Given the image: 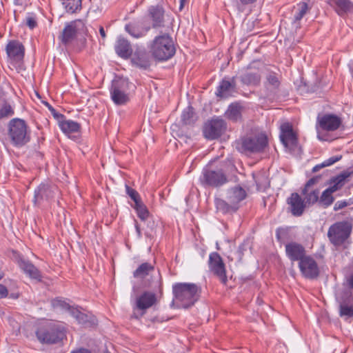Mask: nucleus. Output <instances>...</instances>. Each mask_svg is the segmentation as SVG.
I'll return each mask as SVG.
<instances>
[{
  "label": "nucleus",
  "mask_w": 353,
  "mask_h": 353,
  "mask_svg": "<svg viewBox=\"0 0 353 353\" xmlns=\"http://www.w3.org/2000/svg\"><path fill=\"white\" fill-rule=\"evenodd\" d=\"M56 187L41 183L34 190L33 202L35 205H40L44 201H49L54 197Z\"/></svg>",
  "instance_id": "dca6fc26"
},
{
  "label": "nucleus",
  "mask_w": 353,
  "mask_h": 353,
  "mask_svg": "<svg viewBox=\"0 0 353 353\" xmlns=\"http://www.w3.org/2000/svg\"><path fill=\"white\" fill-rule=\"evenodd\" d=\"M115 51L120 57L124 59L129 58L132 53L130 42L123 37L118 38L115 45Z\"/></svg>",
  "instance_id": "b1692460"
},
{
  "label": "nucleus",
  "mask_w": 353,
  "mask_h": 353,
  "mask_svg": "<svg viewBox=\"0 0 353 353\" xmlns=\"http://www.w3.org/2000/svg\"><path fill=\"white\" fill-rule=\"evenodd\" d=\"M246 197V192L241 187H234L228 190V199L233 205L238 206V203Z\"/></svg>",
  "instance_id": "c85d7f7f"
},
{
  "label": "nucleus",
  "mask_w": 353,
  "mask_h": 353,
  "mask_svg": "<svg viewBox=\"0 0 353 353\" xmlns=\"http://www.w3.org/2000/svg\"><path fill=\"white\" fill-rule=\"evenodd\" d=\"M267 138L265 135H259L254 137H247L242 140L241 152H259L266 147Z\"/></svg>",
  "instance_id": "f8f14e48"
},
{
  "label": "nucleus",
  "mask_w": 353,
  "mask_h": 353,
  "mask_svg": "<svg viewBox=\"0 0 353 353\" xmlns=\"http://www.w3.org/2000/svg\"><path fill=\"white\" fill-rule=\"evenodd\" d=\"M78 24H82V22L81 21H73L65 27L61 37L62 43L66 45L74 39Z\"/></svg>",
  "instance_id": "bb28decb"
},
{
  "label": "nucleus",
  "mask_w": 353,
  "mask_h": 353,
  "mask_svg": "<svg viewBox=\"0 0 353 353\" xmlns=\"http://www.w3.org/2000/svg\"><path fill=\"white\" fill-rule=\"evenodd\" d=\"M225 114L230 120L237 121L241 118V106L238 104H232Z\"/></svg>",
  "instance_id": "c9c22d12"
},
{
  "label": "nucleus",
  "mask_w": 353,
  "mask_h": 353,
  "mask_svg": "<svg viewBox=\"0 0 353 353\" xmlns=\"http://www.w3.org/2000/svg\"><path fill=\"white\" fill-rule=\"evenodd\" d=\"M347 205V203L345 201H337L334 206V210L337 211L339 210L343 209V208Z\"/></svg>",
  "instance_id": "3c124183"
},
{
  "label": "nucleus",
  "mask_w": 353,
  "mask_h": 353,
  "mask_svg": "<svg viewBox=\"0 0 353 353\" xmlns=\"http://www.w3.org/2000/svg\"><path fill=\"white\" fill-rule=\"evenodd\" d=\"M243 84L248 86H259L261 83V76L260 70L254 65H250L240 77Z\"/></svg>",
  "instance_id": "a211bd4d"
},
{
  "label": "nucleus",
  "mask_w": 353,
  "mask_h": 353,
  "mask_svg": "<svg viewBox=\"0 0 353 353\" xmlns=\"http://www.w3.org/2000/svg\"><path fill=\"white\" fill-rule=\"evenodd\" d=\"M185 0H180V9H182V8L184 6Z\"/></svg>",
  "instance_id": "680f3d73"
},
{
  "label": "nucleus",
  "mask_w": 353,
  "mask_h": 353,
  "mask_svg": "<svg viewBox=\"0 0 353 353\" xmlns=\"http://www.w3.org/2000/svg\"><path fill=\"white\" fill-rule=\"evenodd\" d=\"M236 88L235 77L230 79H223L217 88L216 95L221 98H227L232 95Z\"/></svg>",
  "instance_id": "aec40b11"
},
{
  "label": "nucleus",
  "mask_w": 353,
  "mask_h": 353,
  "mask_svg": "<svg viewBox=\"0 0 353 353\" xmlns=\"http://www.w3.org/2000/svg\"><path fill=\"white\" fill-rule=\"evenodd\" d=\"M281 81V75L279 72L269 69L265 70L263 85L266 97L274 98L279 92Z\"/></svg>",
  "instance_id": "0eeeda50"
},
{
  "label": "nucleus",
  "mask_w": 353,
  "mask_h": 353,
  "mask_svg": "<svg viewBox=\"0 0 353 353\" xmlns=\"http://www.w3.org/2000/svg\"><path fill=\"white\" fill-rule=\"evenodd\" d=\"M351 173L349 172H344L332 180L333 184L330 187L337 188V190L341 188L345 183L346 179L350 177Z\"/></svg>",
  "instance_id": "ea45409f"
},
{
  "label": "nucleus",
  "mask_w": 353,
  "mask_h": 353,
  "mask_svg": "<svg viewBox=\"0 0 353 353\" xmlns=\"http://www.w3.org/2000/svg\"><path fill=\"white\" fill-rule=\"evenodd\" d=\"M172 292L178 307L189 308L199 299L201 289L195 283H177L173 285Z\"/></svg>",
  "instance_id": "f257e3e1"
},
{
  "label": "nucleus",
  "mask_w": 353,
  "mask_h": 353,
  "mask_svg": "<svg viewBox=\"0 0 353 353\" xmlns=\"http://www.w3.org/2000/svg\"><path fill=\"white\" fill-rule=\"evenodd\" d=\"M26 24L30 29H33L37 26V21L34 17H28L26 19Z\"/></svg>",
  "instance_id": "8fccbe9b"
},
{
  "label": "nucleus",
  "mask_w": 353,
  "mask_h": 353,
  "mask_svg": "<svg viewBox=\"0 0 353 353\" xmlns=\"http://www.w3.org/2000/svg\"><path fill=\"white\" fill-rule=\"evenodd\" d=\"M66 12L74 13L81 9V0H61Z\"/></svg>",
  "instance_id": "f704fd0d"
},
{
  "label": "nucleus",
  "mask_w": 353,
  "mask_h": 353,
  "mask_svg": "<svg viewBox=\"0 0 353 353\" xmlns=\"http://www.w3.org/2000/svg\"><path fill=\"white\" fill-rule=\"evenodd\" d=\"M352 230V225L350 222L347 221H339L329 228L327 236L335 247L347 248L350 244L349 238Z\"/></svg>",
  "instance_id": "f03ea898"
},
{
  "label": "nucleus",
  "mask_w": 353,
  "mask_h": 353,
  "mask_svg": "<svg viewBox=\"0 0 353 353\" xmlns=\"http://www.w3.org/2000/svg\"><path fill=\"white\" fill-rule=\"evenodd\" d=\"M285 247L286 255L292 262L299 261V263L307 256L305 248L300 243L290 242Z\"/></svg>",
  "instance_id": "f3484780"
},
{
  "label": "nucleus",
  "mask_w": 353,
  "mask_h": 353,
  "mask_svg": "<svg viewBox=\"0 0 353 353\" xmlns=\"http://www.w3.org/2000/svg\"><path fill=\"white\" fill-rule=\"evenodd\" d=\"M347 300L340 301V315L345 318L353 316V294L345 293Z\"/></svg>",
  "instance_id": "a878e982"
},
{
  "label": "nucleus",
  "mask_w": 353,
  "mask_h": 353,
  "mask_svg": "<svg viewBox=\"0 0 353 353\" xmlns=\"http://www.w3.org/2000/svg\"><path fill=\"white\" fill-rule=\"evenodd\" d=\"M8 136L13 145L23 146L30 140V130L24 120L15 118L9 121Z\"/></svg>",
  "instance_id": "39448f33"
},
{
  "label": "nucleus",
  "mask_w": 353,
  "mask_h": 353,
  "mask_svg": "<svg viewBox=\"0 0 353 353\" xmlns=\"http://www.w3.org/2000/svg\"><path fill=\"white\" fill-rule=\"evenodd\" d=\"M280 139L285 148L294 150L298 143L297 137L293 131L292 127L288 123L281 125Z\"/></svg>",
  "instance_id": "4468645a"
},
{
  "label": "nucleus",
  "mask_w": 353,
  "mask_h": 353,
  "mask_svg": "<svg viewBox=\"0 0 353 353\" xmlns=\"http://www.w3.org/2000/svg\"><path fill=\"white\" fill-rule=\"evenodd\" d=\"M8 294V289L3 285L0 284V299L6 298Z\"/></svg>",
  "instance_id": "864d4df0"
},
{
  "label": "nucleus",
  "mask_w": 353,
  "mask_h": 353,
  "mask_svg": "<svg viewBox=\"0 0 353 353\" xmlns=\"http://www.w3.org/2000/svg\"><path fill=\"white\" fill-rule=\"evenodd\" d=\"M336 191H337V188L335 187L327 188L323 192L320 199H319V203L325 208L330 205L334 201L332 194Z\"/></svg>",
  "instance_id": "473e14b6"
},
{
  "label": "nucleus",
  "mask_w": 353,
  "mask_h": 353,
  "mask_svg": "<svg viewBox=\"0 0 353 353\" xmlns=\"http://www.w3.org/2000/svg\"><path fill=\"white\" fill-rule=\"evenodd\" d=\"M288 210L294 216H301L306 208L305 200L296 192L292 193L287 199Z\"/></svg>",
  "instance_id": "2eb2a0df"
},
{
  "label": "nucleus",
  "mask_w": 353,
  "mask_h": 353,
  "mask_svg": "<svg viewBox=\"0 0 353 353\" xmlns=\"http://www.w3.org/2000/svg\"><path fill=\"white\" fill-rule=\"evenodd\" d=\"M202 184L212 187H219L227 182V178L221 170H212L204 169L200 177Z\"/></svg>",
  "instance_id": "9b49d317"
},
{
  "label": "nucleus",
  "mask_w": 353,
  "mask_h": 353,
  "mask_svg": "<svg viewBox=\"0 0 353 353\" xmlns=\"http://www.w3.org/2000/svg\"><path fill=\"white\" fill-rule=\"evenodd\" d=\"M319 179H320V176H314V177L310 179L306 183V184L305 185V188L302 190V193H306L307 192H308L309 190H310V188L311 186H312L313 185H314L315 183H316L317 182H319Z\"/></svg>",
  "instance_id": "49530a36"
},
{
  "label": "nucleus",
  "mask_w": 353,
  "mask_h": 353,
  "mask_svg": "<svg viewBox=\"0 0 353 353\" xmlns=\"http://www.w3.org/2000/svg\"><path fill=\"white\" fill-rule=\"evenodd\" d=\"M156 302V296L152 292H145L137 298L136 305L138 309L145 310Z\"/></svg>",
  "instance_id": "393cba45"
},
{
  "label": "nucleus",
  "mask_w": 353,
  "mask_h": 353,
  "mask_svg": "<svg viewBox=\"0 0 353 353\" xmlns=\"http://www.w3.org/2000/svg\"><path fill=\"white\" fill-rule=\"evenodd\" d=\"M126 192L128 194V196L133 200L134 202V204H137V203L141 201L140 199V196L137 191L135 190L130 188L129 186L126 185Z\"/></svg>",
  "instance_id": "a18cd8bd"
},
{
  "label": "nucleus",
  "mask_w": 353,
  "mask_h": 353,
  "mask_svg": "<svg viewBox=\"0 0 353 353\" xmlns=\"http://www.w3.org/2000/svg\"><path fill=\"white\" fill-rule=\"evenodd\" d=\"M310 8L306 2H300L297 4L296 11L294 16L293 23L295 24L296 28H300L299 21L303 17L310 11Z\"/></svg>",
  "instance_id": "7c9ffc66"
},
{
  "label": "nucleus",
  "mask_w": 353,
  "mask_h": 353,
  "mask_svg": "<svg viewBox=\"0 0 353 353\" xmlns=\"http://www.w3.org/2000/svg\"><path fill=\"white\" fill-rule=\"evenodd\" d=\"M18 265L20 268L31 279L41 280V275L39 270L29 261L19 257Z\"/></svg>",
  "instance_id": "5701e85b"
},
{
  "label": "nucleus",
  "mask_w": 353,
  "mask_h": 353,
  "mask_svg": "<svg viewBox=\"0 0 353 353\" xmlns=\"http://www.w3.org/2000/svg\"><path fill=\"white\" fill-rule=\"evenodd\" d=\"M215 205L217 210L223 214L234 212L238 209V206L233 205L230 203H228L225 201L221 199H216L215 200Z\"/></svg>",
  "instance_id": "72a5a7b5"
},
{
  "label": "nucleus",
  "mask_w": 353,
  "mask_h": 353,
  "mask_svg": "<svg viewBox=\"0 0 353 353\" xmlns=\"http://www.w3.org/2000/svg\"><path fill=\"white\" fill-rule=\"evenodd\" d=\"M181 120L185 125L192 124L194 122V112L192 107L188 106L183 110L181 115Z\"/></svg>",
  "instance_id": "4c0bfd02"
},
{
  "label": "nucleus",
  "mask_w": 353,
  "mask_h": 353,
  "mask_svg": "<svg viewBox=\"0 0 353 353\" xmlns=\"http://www.w3.org/2000/svg\"><path fill=\"white\" fill-rule=\"evenodd\" d=\"M304 196V200L306 203V205H310L311 204H314V203L319 201V192L318 190H314L312 191L310 190L307 192L306 193H302Z\"/></svg>",
  "instance_id": "a19ab883"
},
{
  "label": "nucleus",
  "mask_w": 353,
  "mask_h": 353,
  "mask_svg": "<svg viewBox=\"0 0 353 353\" xmlns=\"http://www.w3.org/2000/svg\"><path fill=\"white\" fill-rule=\"evenodd\" d=\"M154 266L148 262L141 264L133 272V276L137 279H144L154 272Z\"/></svg>",
  "instance_id": "c756f323"
},
{
  "label": "nucleus",
  "mask_w": 353,
  "mask_h": 353,
  "mask_svg": "<svg viewBox=\"0 0 353 353\" xmlns=\"http://www.w3.org/2000/svg\"><path fill=\"white\" fill-rule=\"evenodd\" d=\"M3 273L0 270V280L3 278Z\"/></svg>",
  "instance_id": "e2e57ef3"
},
{
  "label": "nucleus",
  "mask_w": 353,
  "mask_h": 353,
  "mask_svg": "<svg viewBox=\"0 0 353 353\" xmlns=\"http://www.w3.org/2000/svg\"><path fill=\"white\" fill-rule=\"evenodd\" d=\"M149 15L152 21V28L163 26V10L161 8L152 6L149 9Z\"/></svg>",
  "instance_id": "cd10ccee"
},
{
  "label": "nucleus",
  "mask_w": 353,
  "mask_h": 353,
  "mask_svg": "<svg viewBox=\"0 0 353 353\" xmlns=\"http://www.w3.org/2000/svg\"><path fill=\"white\" fill-rule=\"evenodd\" d=\"M284 232V230L283 229L281 230H277L276 231V237L279 241H281V234Z\"/></svg>",
  "instance_id": "bf43d9fd"
},
{
  "label": "nucleus",
  "mask_w": 353,
  "mask_h": 353,
  "mask_svg": "<svg viewBox=\"0 0 353 353\" xmlns=\"http://www.w3.org/2000/svg\"><path fill=\"white\" fill-rule=\"evenodd\" d=\"M137 65L139 68H143V69H147L150 65V62L148 61H141L140 59L138 60V61L137 62Z\"/></svg>",
  "instance_id": "603ef678"
},
{
  "label": "nucleus",
  "mask_w": 353,
  "mask_h": 353,
  "mask_svg": "<svg viewBox=\"0 0 353 353\" xmlns=\"http://www.w3.org/2000/svg\"><path fill=\"white\" fill-rule=\"evenodd\" d=\"M36 336L41 343L54 344L64 339L65 330L61 324L56 322H49L38 328Z\"/></svg>",
  "instance_id": "20e7f679"
},
{
  "label": "nucleus",
  "mask_w": 353,
  "mask_h": 353,
  "mask_svg": "<svg viewBox=\"0 0 353 353\" xmlns=\"http://www.w3.org/2000/svg\"><path fill=\"white\" fill-rule=\"evenodd\" d=\"M130 83L127 79H119L112 81L110 90V97L117 105H123L130 101L128 90Z\"/></svg>",
  "instance_id": "423d86ee"
},
{
  "label": "nucleus",
  "mask_w": 353,
  "mask_h": 353,
  "mask_svg": "<svg viewBox=\"0 0 353 353\" xmlns=\"http://www.w3.org/2000/svg\"><path fill=\"white\" fill-rule=\"evenodd\" d=\"M299 267L303 276L307 279H314L319 273V270L316 261L309 255H307L299 263Z\"/></svg>",
  "instance_id": "ddd939ff"
},
{
  "label": "nucleus",
  "mask_w": 353,
  "mask_h": 353,
  "mask_svg": "<svg viewBox=\"0 0 353 353\" xmlns=\"http://www.w3.org/2000/svg\"><path fill=\"white\" fill-rule=\"evenodd\" d=\"M347 282L349 285L353 288V273L350 275L349 279H347Z\"/></svg>",
  "instance_id": "4d7b16f0"
},
{
  "label": "nucleus",
  "mask_w": 353,
  "mask_h": 353,
  "mask_svg": "<svg viewBox=\"0 0 353 353\" xmlns=\"http://www.w3.org/2000/svg\"><path fill=\"white\" fill-rule=\"evenodd\" d=\"M68 312L73 316L79 323L85 324L88 321V316L81 312L77 307L70 306Z\"/></svg>",
  "instance_id": "e433bc0d"
},
{
  "label": "nucleus",
  "mask_w": 353,
  "mask_h": 353,
  "mask_svg": "<svg viewBox=\"0 0 353 353\" xmlns=\"http://www.w3.org/2000/svg\"><path fill=\"white\" fill-rule=\"evenodd\" d=\"M59 122V126L62 132L66 134L77 132L80 130V124L72 120H66L61 114L54 113Z\"/></svg>",
  "instance_id": "6ab92c4d"
},
{
  "label": "nucleus",
  "mask_w": 353,
  "mask_h": 353,
  "mask_svg": "<svg viewBox=\"0 0 353 353\" xmlns=\"http://www.w3.org/2000/svg\"><path fill=\"white\" fill-rule=\"evenodd\" d=\"M72 353H91L90 350L87 349H79L78 350L74 351Z\"/></svg>",
  "instance_id": "6e6d98bb"
},
{
  "label": "nucleus",
  "mask_w": 353,
  "mask_h": 353,
  "mask_svg": "<svg viewBox=\"0 0 353 353\" xmlns=\"http://www.w3.org/2000/svg\"><path fill=\"white\" fill-rule=\"evenodd\" d=\"M328 3L339 16L353 13V3L350 0H328Z\"/></svg>",
  "instance_id": "4be33fe9"
},
{
  "label": "nucleus",
  "mask_w": 353,
  "mask_h": 353,
  "mask_svg": "<svg viewBox=\"0 0 353 353\" xmlns=\"http://www.w3.org/2000/svg\"><path fill=\"white\" fill-rule=\"evenodd\" d=\"M99 33L101 36L102 38L105 39V30L103 29V28L102 26H101L99 28Z\"/></svg>",
  "instance_id": "13d9d810"
},
{
  "label": "nucleus",
  "mask_w": 353,
  "mask_h": 353,
  "mask_svg": "<svg viewBox=\"0 0 353 353\" xmlns=\"http://www.w3.org/2000/svg\"><path fill=\"white\" fill-rule=\"evenodd\" d=\"M50 110L52 111V112H54V109H53L52 108L50 107Z\"/></svg>",
  "instance_id": "0e129e2a"
},
{
  "label": "nucleus",
  "mask_w": 353,
  "mask_h": 353,
  "mask_svg": "<svg viewBox=\"0 0 353 353\" xmlns=\"http://www.w3.org/2000/svg\"><path fill=\"white\" fill-rule=\"evenodd\" d=\"M325 165L323 163V162L321 164H318L316 165H315L313 168H312V172H318L319 170H320L321 168H325Z\"/></svg>",
  "instance_id": "5fc2aeb1"
},
{
  "label": "nucleus",
  "mask_w": 353,
  "mask_h": 353,
  "mask_svg": "<svg viewBox=\"0 0 353 353\" xmlns=\"http://www.w3.org/2000/svg\"><path fill=\"white\" fill-rule=\"evenodd\" d=\"M132 207L136 210L138 216L142 221H145L148 218L150 214L149 211L142 201L134 204Z\"/></svg>",
  "instance_id": "58836bf2"
},
{
  "label": "nucleus",
  "mask_w": 353,
  "mask_h": 353,
  "mask_svg": "<svg viewBox=\"0 0 353 353\" xmlns=\"http://www.w3.org/2000/svg\"><path fill=\"white\" fill-rule=\"evenodd\" d=\"M13 114L14 110L12 106L8 102H4L0 109V119L11 117Z\"/></svg>",
  "instance_id": "79ce46f5"
},
{
  "label": "nucleus",
  "mask_w": 353,
  "mask_h": 353,
  "mask_svg": "<svg viewBox=\"0 0 353 353\" xmlns=\"http://www.w3.org/2000/svg\"><path fill=\"white\" fill-rule=\"evenodd\" d=\"M257 0H237V6L239 7H243L248 5L254 3Z\"/></svg>",
  "instance_id": "09e8293b"
},
{
  "label": "nucleus",
  "mask_w": 353,
  "mask_h": 353,
  "mask_svg": "<svg viewBox=\"0 0 353 353\" xmlns=\"http://www.w3.org/2000/svg\"><path fill=\"white\" fill-rule=\"evenodd\" d=\"M319 126L326 131H334L337 130L341 124V119L332 114H325L319 118Z\"/></svg>",
  "instance_id": "412c9836"
},
{
  "label": "nucleus",
  "mask_w": 353,
  "mask_h": 353,
  "mask_svg": "<svg viewBox=\"0 0 353 353\" xmlns=\"http://www.w3.org/2000/svg\"><path fill=\"white\" fill-rule=\"evenodd\" d=\"M152 56L159 61L172 58L176 52L172 39L167 34L156 37L150 46Z\"/></svg>",
  "instance_id": "7ed1b4c3"
},
{
  "label": "nucleus",
  "mask_w": 353,
  "mask_h": 353,
  "mask_svg": "<svg viewBox=\"0 0 353 353\" xmlns=\"http://www.w3.org/2000/svg\"><path fill=\"white\" fill-rule=\"evenodd\" d=\"M349 70L352 78L353 79V63L349 65Z\"/></svg>",
  "instance_id": "052dcab7"
},
{
  "label": "nucleus",
  "mask_w": 353,
  "mask_h": 353,
  "mask_svg": "<svg viewBox=\"0 0 353 353\" xmlns=\"http://www.w3.org/2000/svg\"><path fill=\"white\" fill-rule=\"evenodd\" d=\"M226 123L221 119H214L205 123L203 127V135L210 140L218 139L225 132Z\"/></svg>",
  "instance_id": "9d476101"
},
{
  "label": "nucleus",
  "mask_w": 353,
  "mask_h": 353,
  "mask_svg": "<svg viewBox=\"0 0 353 353\" xmlns=\"http://www.w3.org/2000/svg\"><path fill=\"white\" fill-rule=\"evenodd\" d=\"M255 182L257 185V189L260 191H264L269 185L268 179L262 174L258 175L255 178Z\"/></svg>",
  "instance_id": "c03bdc74"
},
{
  "label": "nucleus",
  "mask_w": 353,
  "mask_h": 353,
  "mask_svg": "<svg viewBox=\"0 0 353 353\" xmlns=\"http://www.w3.org/2000/svg\"><path fill=\"white\" fill-rule=\"evenodd\" d=\"M8 62L14 66L19 65L23 61L25 48L23 44L17 40L10 41L6 47Z\"/></svg>",
  "instance_id": "1a4fd4ad"
},
{
  "label": "nucleus",
  "mask_w": 353,
  "mask_h": 353,
  "mask_svg": "<svg viewBox=\"0 0 353 353\" xmlns=\"http://www.w3.org/2000/svg\"><path fill=\"white\" fill-rule=\"evenodd\" d=\"M208 266L210 271L224 285L228 282L225 265L221 256L217 252H212L209 256Z\"/></svg>",
  "instance_id": "6e6552de"
},
{
  "label": "nucleus",
  "mask_w": 353,
  "mask_h": 353,
  "mask_svg": "<svg viewBox=\"0 0 353 353\" xmlns=\"http://www.w3.org/2000/svg\"><path fill=\"white\" fill-rule=\"evenodd\" d=\"M341 159V156L332 157L329 158L328 159L324 161L323 163L325 167L330 166V165H332V164H334V163L337 162L338 161H339Z\"/></svg>",
  "instance_id": "de8ad7c7"
},
{
  "label": "nucleus",
  "mask_w": 353,
  "mask_h": 353,
  "mask_svg": "<svg viewBox=\"0 0 353 353\" xmlns=\"http://www.w3.org/2000/svg\"><path fill=\"white\" fill-rule=\"evenodd\" d=\"M51 303L54 309H59L61 310L68 311L70 307V305L64 300L58 298L53 299Z\"/></svg>",
  "instance_id": "37998d69"
},
{
  "label": "nucleus",
  "mask_w": 353,
  "mask_h": 353,
  "mask_svg": "<svg viewBox=\"0 0 353 353\" xmlns=\"http://www.w3.org/2000/svg\"><path fill=\"white\" fill-rule=\"evenodd\" d=\"M125 30L132 37L136 39H139L145 35V34L150 30V27L145 28H141L138 24L129 23L125 25Z\"/></svg>",
  "instance_id": "2f4dec72"
}]
</instances>
